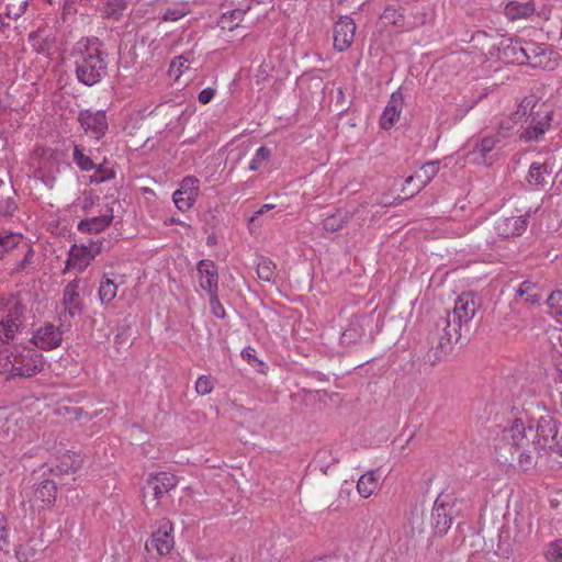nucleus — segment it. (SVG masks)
<instances>
[{
    "mask_svg": "<svg viewBox=\"0 0 562 562\" xmlns=\"http://www.w3.org/2000/svg\"><path fill=\"white\" fill-rule=\"evenodd\" d=\"M70 57L78 81L85 86L97 85L106 75V54L97 37H82L72 47Z\"/></svg>",
    "mask_w": 562,
    "mask_h": 562,
    "instance_id": "1",
    "label": "nucleus"
},
{
    "mask_svg": "<svg viewBox=\"0 0 562 562\" xmlns=\"http://www.w3.org/2000/svg\"><path fill=\"white\" fill-rule=\"evenodd\" d=\"M4 315L0 319V348L13 341L24 328L27 306L18 296H10L4 304Z\"/></svg>",
    "mask_w": 562,
    "mask_h": 562,
    "instance_id": "2",
    "label": "nucleus"
},
{
    "mask_svg": "<svg viewBox=\"0 0 562 562\" xmlns=\"http://www.w3.org/2000/svg\"><path fill=\"white\" fill-rule=\"evenodd\" d=\"M12 378H32L44 369V357L35 348L16 346L10 356Z\"/></svg>",
    "mask_w": 562,
    "mask_h": 562,
    "instance_id": "3",
    "label": "nucleus"
},
{
    "mask_svg": "<svg viewBox=\"0 0 562 562\" xmlns=\"http://www.w3.org/2000/svg\"><path fill=\"white\" fill-rule=\"evenodd\" d=\"M561 422L547 414L537 422L536 440H532L533 450L553 452L562 457Z\"/></svg>",
    "mask_w": 562,
    "mask_h": 562,
    "instance_id": "4",
    "label": "nucleus"
},
{
    "mask_svg": "<svg viewBox=\"0 0 562 562\" xmlns=\"http://www.w3.org/2000/svg\"><path fill=\"white\" fill-rule=\"evenodd\" d=\"M60 324L56 326L50 322H44L32 328L29 339L36 349L50 351L61 346L64 334L70 330L71 324L65 317H59Z\"/></svg>",
    "mask_w": 562,
    "mask_h": 562,
    "instance_id": "5",
    "label": "nucleus"
},
{
    "mask_svg": "<svg viewBox=\"0 0 562 562\" xmlns=\"http://www.w3.org/2000/svg\"><path fill=\"white\" fill-rule=\"evenodd\" d=\"M524 121L526 125L519 128V139L524 143H538L552 126L553 111L547 106H540L537 111L530 108Z\"/></svg>",
    "mask_w": 562,
    "mask_h": 562,
    "instance_id": "6",
    "label": "nucleus"
},
{
    "mask_svg": "<svg viewBox=\"0 0 562 562\" xmlns=\"http://www.w3.org/2000/svg\"><path fill=\"white\" fill-rule=\"evenodd\" d=\"M461 325L453 322L451 316L440 317L435 324V330L429 335L430 344H436L435 356L440 359L452 350L454 342L461 337Z\"/></svg>",
    "mask_w": 562,
    "mask_h": 562,
    "instance_id": "7",
    "label": "nucleus"
},
{
    "mask_svg": "<svg viewBox=\"0 0 562 562\" xmlns=\"http://www.w3.org/2000/svg\"><path fill=\"white\" fill-rule=\"evenodd\" d=\"M530 108H535L533 97L524 98V100L518 104L517 110L512 115L505 116L499 121L494 134L499 143L506 140L516 133L519 134V130L516 127L519 123L524 122V119Z\"/></svg>",
    "mask_w": 562,
    "mask_h": 562,
    "instance_id": "8",
    "label": "nucleus"
},
{
    "mask_svg": "<svg viewBox=\"0 0 562 562\" xmlns=\"http://www.w3.org/2000/svg\"><path fill=\"white\" fill-rule=\"evenodd\" d=\"M501 144L494 135H484L472 138L469 143L471 149L467 154L470 162L475 165H491L496 159L494 150Z\"/></svg>",
    "mask_w": 562,
    "mask_h": 562,
    "instance_id": "9",
    "label": "nucleus"
},
{
    "mask_svg": "<svg viewBox=\"0 0 562 562\" xmlns=\"http://www.w3.org/2000/svg\"><path fill=\"white\" fill-rule=\"evenodd\" d=\"M454 514V504L443 498L442 494H440L436 498L431 509V527L434 533L445 536L451 528Z\"/></svg>",
    "mask_w": 562,
    "mask_h": 562,
    "instance_id": "10",
    "label": "nucleus"
},
{
    "mask_svg": "<svg viewBox=\"0 0 562 562\" xmlns=\"http://www.w3.org/2000/svg\"><path fill=\"white\" fill-rule=\"evenodd\" d=\"M200 192V180L194 176L184 177L172 194V201L180 212H188L195 203Z\"/></svg>",
    "mask_w": 562,
    "mask_h": 562,
    "instance_id": "11",
    "label": "nucleus"
},
{
    "mask_svg": "<svg viewBox=\"0 0 562 562\" xmlns=\"http://www.w3.org/2000/svg\"><path fill=\"white\" fill-rule=\"evenodd\" d=\"M173 546V524L164 518L160 520L158 529L147 540L146 549H155L159 555H166L172 550Z\"/></svg>",
    "mask_w": 562,
    "mask_h": 562,
    "instance_id": "12",
    "label": "nucleus"
},
{
    "mask_svg": "<svg viewBox=\"0 0 562 562\" xmlns=\"http://www.w3.org/2000/svg\"><path fill=\"white\" fill-rule=\"evenodd\" d=\"M479 307L480 302L477 295L473 292H463L456 300L453 311L447 315L451 316L453 322L462 326L472 321Z\"/></svg>",
    "mask_w": 562,
    "mask_h": 562,
    "instance_id": "13",
    "label": "nucleus"
},
{
    "mask_svg": "<svg viewBox=\"0 0 562 562\" xmlns=\"http://www.w3.org/2000/svg\"><path fill=\"white\" fill-rule=\"evenodd\" d=\"M356 29V23L350 16H340L333 29L334 49L339 53L348 50L353 43Z\"/></svg>",
    "mask_w": 562,
    "mask_h": 562,
    "instance_id": "14",
    "label": "nucleus"
},
{
    "mask_svg": "<svg viewBox=\"0 0 562 562\" xmlns=\"http://www.w3.org/2000/svg\"><path fill=\"white\" fill-rule=\"evenodd\" d=\"M79 279H74L63 291L61 305L64 306V313H61L59 317H65L68 322L83 313V303L79 294Z\"/></svg>",
    "mask_w": 562,
    "mask_h": 562,
    "instance_id": "15",
    "label": "nucleus"
},
{
    "mask_svg": "<svg viewBox=\"0 0 562 562\" xmlns=\"http://www.w3.org/2000/svg\"><path fill=\"white\" fill-rule=\"evenodd\" d=\"M79 122L85 133L91 138L100 139L108 130V122L104 111L85 110L79 114Z\"/></svg>",
    "mask_w": 562,
    "mask_h": 562,
    "instance_id": "16",
    "label": "nucleus"
},
{
    "mask_svg": "<svg viewBox=\"0 0 562 562\" xmlns=\"http://www.w3.org/2000/svg\"><path fill=\"white\" fill-rule=\"evenodd\" d=\"M199 273V285L207 294L218 292V268L214 261L210 259H201L196 263Z\"/></svg>",
    "mask_w": 562,
    "mask_h": 562,
    "instance_id": "17",
    "label": "nucleus"
},
{
    "mask_svg": "<svg viewBox=\"0 0 562 562\" xmlns=\"http://www.w3.org/2000/svg\"><path fill=\"white\" fill-rule=\"evenodd\" d=\"M528 214L520 216L501 217L494 223L495 234L507 239L514 236H520L527 228Z\"/></svg>",
    "mask_w": 562,
    "mask_h": 562,
    "instance_id": "18",
    "label": "nucleus"
},
{
    "mask_svg": "<svg viewBox=\"0 0 562 562\" xmlns=\"http://www.w3.org/2000/svg\"><path fill=\"white\" fill-rule=\"evenodd\" d=\"M384 26H393L396 32H408L416 26L424 24L425 20L420 19L418 22H406L403 11L395 5H387L380 16Z\"/></svg>",
    "mask_w": 562,
    "mask_h": 562,
    "instance_id": "19",
    "label": "nucleus"
},
{
    "mask_svg": "<svg viewBox=\"0 0 562 562\" xmlns=\"http://www.w3.org/2000/svg\"><path fill=\"white\" fill-rule=\"evenodd\" d=\"M146 483L147 487L151 488L154 498L159 501L178 485L179 480L170 472H157L150 473Z\"/></svg>",
    "mask_w": 562,
    "mask_h": 562,
    "instance_id": "20",
    "label": "nucleus"
},
{
    "mask_svg": "<svg viewBox=\"0 0 562 562\" xmlns=\"http://www.w3.org/2000/svg\"><path fill=\"white\" fill-rule=\"evenodd\" d=\"M102 248H69L68 258L64 273L71 268L82 272L97 255L101 252Z\"/></svg>",
    "mask_w": 562,
    "mask_h": 562,
    "instance_id": "21",
    "label": "nucleus"
},
{
    "mask_svg": "<svg viewBox=\"0 0 562 562\" xmlns=\"http://www.w3.org/2000/svg\"><path fill=\"white\" fill-rule=\"evenodd\" d=\"M403 94L400 91H395L391 94V98L380 119V125L383 130L392 128L398 121L403 109Z\"/></svg>",
    "mask_w": 562,
    "mask_h": 562,
    "instance_id": "22",
    "label": "nucleus"
},
{
    "mask_svg": "<svg viewBox=\"0 0 562 562\" xmlns=\"http://www.w3.org/2000/svg\"><path fill=\"white\" fill-rule=\"evenodd\" d=\"M501 57L506 63L518 65L530 63L533 67L538 66V63L530 61V55L528 49L524 47L519 42L510 41L507 44H503ZM539 65H541V61L539 63Z\"/></svg>",
    "mask_w": 562,
    "mask_h": 562,
    "instance_id": "23",
    "label": "nucleus"
},
{
    "mask_svg": "<svg viewBox=\"0 0 562 562\" xmlns=\"http://www.w3.org/2000/svg\"><path fill=\"white\" fill-rule=\"evenodd\" d=\"M113 210L106 209L98 216L82 220L78 223V229L82 233L98 234L104 231L113 221Z\"/></svg>",
    "mask_w": 562,
    "mask_h": 562,
    "instance_id": "24",
    "label": "nucleus"
},
{
    "mask_svg": "<svg viewBox=\"0 0 562 562\" xmlns=\"http://www.w3.org/2000/svg\"><path fill=\"white\" fill-rule=\"evenodd\" d=\"M128 4L130 0H99V12L102 19L117 22L123 18Z\"/></svg>",
    "mask_w": 562,
    "mask_h": 562,
    "instance_id": "25",
    "label": "nucleus"
},
{
    "mask_svg": "<svg viewBox=\"0 0 562 562\" xmlns=\"http://www.w3.org/2000/svg\"><path fill=\"white\" fill-rule=\"evenodd\" d=\"M551 173L552 168L548 162H532L529 167L527 181L531 188L540 190L548 184Z\"/></svg>",
    "mask_w": 562,
    "mask_h": 562,
    "instance_id": "26",
    "label": "nucleus"
},
{
    "mask_svg": "<svg viewBox=\"0 0 562 562\" xmlns=\"http://www.w3.org/2000/svg\"><path fill=\"white\" fill-rule=\"evenodd\" d=\"M510 437V451L516 452L521 449L532 448V441L526 434V427L520 419H515L514 424L505 434Z\"/></svg>",
    "mask_w": 562,
    "mask_h": 562,
    "instance_id": "27",
    "label": "nucleus"
},
{
    "mask_svg": "<svg viewBox=\"0 0 562 562\" xmlns=\"http://www.w3.org/2000/svg\"><path fill=\"white\" fill-rule=\"evenodd\" d=\"M57 165L50 154L43 157L41 165L34 170V177L40 179L47 188L53 189L56 181Z\"/></svg>",
    "mask_w": 562,
    "mask_h": 562,
    "instance_id": "28",
    "label": "nucleus"
},
{
    "mask_svg": "<svg viewBox=\"0 0 562 562\" xmlns=\"http://www.w3.org/2000/svg\"><path fill=\"white\" fill-rule=\"evenodd\" d=\"M340 458L337 454H334L330 448H322L316 451L312 462L310 463V468L314 470L318 469L324 475L327 474L328 469L339 463Z\"/></svg>",
    "mask_w": 562,
    "mask_h": 562,
    "instance_id": "29",
    "label": "nucleus"
},
{
    "mask_svg": "<svg viewBox=\"0 0 562 562\" xmlns=\"http://www.w3.org/2000/svg\"><path fill=\"white\" fill-rule=\"evenodd\" d=\"M57 483L45 479L41 481L34 490L35 501L42 502V507L53 505L56 501Z\"/></svg>",
    "mask_w": 562,
    "mask_h": 562,
    "instance_id": "30",
    "label": "nucleus"
},
{
    "mask_svg": "<svg viewBox=\"0 0 562 562\" xmlns=\"http://www.w3.org/2000/svg\"><path fill=\"white\" fill-rule=\"evenodd\" d=\"M439 167L437 162H427L423 165L415 175L409 176L405 179V183L408 186L413 181L417 180L418 184L416 186L415 191L412 192V195L415 192H418L422 188H424L438 172Z\"/></svg>",
    "mask_w": 562,
    "mask_h": 562,
    "instance_id": "31",
    "label": "nucleus"
},
{
    "mask_svg": "<svg viewBox=\"0 0 562 562\" xmlns=\"http://www.w3.org/2000/svg\"><path fill=\"white\" fill-rule=\"evenodd\" d=\"M379 470H370L357 482V491L363 498L370 497L379 486Z\"/></svg>",
    "mask_w": 562,
    "mask_h": 562,
    "instance_id": "32",
    "label": "nucleus"
},
{
    "mask_svg": "<svg viewBox=\"0 0 562 562\" xmlns=\"http://www.w3.org/2000/svg\"><path fill=\"white\" fill-rule=\"evenodd\" d=\"M516 297H521L529 305H537L540 302L541 295L537 283L529 280L522 281L516 290Z\"/></svg>",
    "mask_w": 562,
    "mask_h": 562,
    "instance_id": "33",
    "label": "nucleus"
},
{
    "mask_svg": "<svg viewBox=\"0 0 562 562\" xmlns=\"http://www.w3.org/2000/svg\"><path fill=\"white\" fill-rule=\"evenodd\" d=\"M246 14V10L234 9L223 13L218 20L222 30L233 31L239 26Z\"/></svg>",
    "mask_w": 562,
    "mask_h": 562,
    "instance_id": "34",
    "label": "nucleus"
},
{
    "mask_svg": "<svg viewBox=\"0 0 562 562\" xmlns=\"http://www.w3.org/2000/svg\"><path fill=\"white\" fill-rule=\"evenodd\" d=\"M540 450H533V448L521 449L516 452H512V456H517L519 467L524 471H528L536 465V456Z\"/></svg>",
    "mask_w": 562,
    "mask_h": 562,
    "instance_id": "35",
    "label": "nucleus"
},
{
    "mask_svg": "<svg viewBox=\"0 0 562 562\" xmlns=\"http://www.w3.org/2000/svg\"><path fill=\"white\" fill-rule=\"evenodd\" d=\"M30 1L31 0H7L4 15L13 20L21 18L26 12Z\"/></svg>",
    "mask_w": 562,
    "mask_h": 562,
    "instance_id": "36",
    "label": "nucleus"
},
{
    "mask_svg": "<svg viewBox=\"0 0 562 562\" xmlns=\"http://www.w3.org/2000/svg\"><path fill=\"white\" fill-rule=\"evenodd\" d=\"M272 156V151L267 146L259 147L251 160L249 161V170L257 171L265 167Z\"/></svg>",
    "mask_w": 562,
    "mask_h": 562,
    "instance_id": "37",
    "label": "nucleus"
},
{
    "mask_svg": "<svg viewBox=\"0 0 562 562\" xmlns=\"http://www.w3.org/2000/svg\"><path fill=\"white\" fill-rule=\"evenodd\" d=\"M547 305L555 322L562 323V291H553L547 300Z\"/></svg>",
    "mask_w": 562,
    "mask_h": 562,
    "instance_id": "38",
    "label": "nucleus"
},
{
    "mask_svg": "<svg viewBox=\"0 0 562 562\" xmlns=\"http://www.w3.org/2000/svg\"><path fill=\"white\" fill-rule=\"evenodd\" d=\"M117 293V285L113 282V280L105 278L101 281L99 288V297L102 304L111 303Z\"/></svg>",
    "mask_w": 562,
    "mask_h": 562,
    "instance_id": "39",
    "label": "nucleus"
},
{
    "mask_svg": "<svg viewBox=\"0 0 562 562\" xmlns=\"http://www.w3.org/2000/svg\"><path fill=\"white\" fill-rule=\"evenodd\" d=\"M276 265L266 257H260L257 262V274L262 281L270 282L274 277Z\"/></svg>",
    "mask_w": 562,
    "mask_h": 562,
    "instance_id": "40",
    "label": "nucleus"
},
{
    "mask_svg": "<svg viewBox=\"0 0 562 562\" xmlns=\"http://www.w3.org/2000/svg\"><path fill=\"white\" fill-rule=\"evenodd\" d=\"M363 336V329L359 324V319H351L349 327L342 333L341 341L344 344L356 342Z\"/></svg>",
    "mask_w": 562,
    "mask_h": 562,
    "instance_id": "41",
    "label": "nucleus"
},
{
    "mask_svg": "<svg viewBox=\"0 0 562 562\" xmlns=\"http://www.w3.org/2000/svg\"><path fill=\"white\" fill-rule=\"evenodd\" d=\"M72 158L75 164L82 170V171H90L95 168V165L93 164L92 159L83 154V150L79 146H75Z\"/></svg>",
    "mask_w": 562,
    "mask_h": 562,
    "instance_id": "42",
    "label": "nucleus"
},
{
    "mask_svg": "<svg viewBox=\"0 0 562 562\" xmlns=\"http://www.w3.org/2000/svg\"><path fill=\"white\" fill-rule=\"evenodd\" d=\"M189 68V59L184 56L175 57L169 67V76L173 77L176 80L181 77V75Z\"/></svg>",
    "mask_w": 562,
    "mask_h": 562,
    "instance_id": "43",
    "label": "nucleus"
},
{
    "mask_svg": "<svg viewBox=\"0 0 562 562\" xmlns=\"http://www.w3.org/2000/svg\"><path fill=\"white\" fill-rule=\"evenodd\" d=\"M214 390V380L211 375L202 374L195 382V391L199 395H209Z\"/></svg>",
    "mask_w": 562,
    "mask_h": 562,
    "instance_id": "44",
    "label": "nucleus"
},
{
    "mask_svg": "<svg viewBox=\"0 0 562 562\" xmlns=\"http://www.w3.org/2000/svg\"><path fill=\"white\" fill-rule=\"evenodd\" d=\"M546 558L549 562H562V538L548 544Z\"/></svg>",
    "mask_w": 562,
    "mask_h": 562,
    "instance_id": "45",
    "label": "nucleus"
},
{
    "mask_svg": "<svg viewBox=\"0 0 562 562\" xmlns=\"http://www.w3.org/2000/svg\"><path fill=\"white\" fill-rule=\"evenodd\" d=\"M94 169V173L90 176V183L100 184L115 177L112 169L103 168L101 165Z\"/></svg>",
    "mask_w": 562,
    "mask_h": 562,
    "instance_id": "46",
    "label": "nucleus"
},
{
    "mask_svg": "<svg viewBox=\"0 0 562 562\" xmlns=\"http://www.w3.org/2000/svg\"><path fill=\"white\" fill-rule=\"evenodd\" d=\"M98 201V195L91 193H83V195L75 202V206H79L82 212L88 213Z\"/></svg>",
    "mask_w": 562,
    "mask_h": 562,
    "instance_id": "47",
    "label": "nucleus"
},
{
    "mask_svg": "<svg viewBox=\"0 0 562 562\" xmlns=\"http://www.w3.org/2000/svg\"><path fill=\"white\" fill-rule=\"evenodd\" d=\"M209 296H210L211 313L215 317L224 319L226 317V312L218 299V292H215L214 294H209Z\"/></svg>",
    "mask_w": 562,
    "mask_h": 562,
    "instance_id": "48",
    "label": "nucleus"
},
{
    "mask_svg": "<svg viewBox=\"0 0 562 562\" xmlns=\"http://www.w3.org/2000/svg\"><path fill=\"white\" fill-rule=\"evenodd\" d=\"M342 220H344L342 214L337 213V214L327 216L323 222V226L326 231L335 232L342 227Z\"/></svg>",
    "mask_w": 562,
    "mask_h": 562,
    "instance_id": "49",
    "label": "nucleus"
},
{
    "mask_svg": "<svg viewBox=\"0 0 562 562\" xmlns=\"http://www.w3.org/2000/svg\"><path fill=\"white\" fill-rule=\"evenodd\" d=\"M24 237L22 234L11 233L0 238V246H19L24 245Z\"/></svg>",
    "mask_w": 562,
    "mask_h": 562,
    "instance_id": "50",
    "label": "nucleus"
},
{
    "mask_svg": "<svg viewBox=\"0 0 562 562\" xmlns=\"http://www.w3.org/2000/svg\"><path fill=\"white\" fill-rule=\"evenodd\" d=\"M36 552L29 544H22L16 550V558L21 562H29L30 560L35 558Z\"/></svg>",
    "mask_w": 562,
    "mask_h": 562,
    "instance_id": "51",
    "label": "nucleus"
},
{
    "mask_svg": "<svg viewBox=\"0 0 562 562\" xmlns=\"http://www.w3.org/2000/svg\"><path fill=\"white\" fill-rule=\"evenodd\" d=\"M187 14L183 8H169L162 14L164 21H178Z\"/></svg>",
    "mask_w": 562,
    "mask_h": 562,
    "instance_id": "52",
    "label": "nucleus"
},
{
    "mask_svg": "<svg viewBox=\"0 0 562 562\" xmlns=\"http://www.w3.org/2000/svg\"><path fill=\"white\" fill-rule=\"evenodd\" d=\"M34 250L33 248H27V252L25 254L24 258L20 261L18 266V270H24L29 267H31L34 263Z\"/></svg>",
    "mask_w": 562,
    "mask_h": 562,
    "instance_id": "53",
    "label": "nucleus"
},
{
    "mask_svg": "<svg viewBox=\"0 0 562 562\" xmlns=\"http://www.w3.org/2000/svg\"><path fill=\"white\" fill-rule=\"evenodd\" d=\"M215 95V90L213 88H205L200 91L198 95V100L202 104H206L212 101Z\"/></svg>",
    "mask_w": 562,
    "mask_h": 562,
    "instance_id": "54",
    "label": "nucleus"
},
{
    "mask_svg": "<svg viewBox=\"0 0 562 562\" xmlns=\"http://www.w3.org/2000/svg\"><path fill=\"white\" fill-rule=\"evenodd\" d=\"M274 209V205L273 204H265L262 205L249 220V222L251 224H254L255 222H257L259 220V217L263 214H266L267 212H270L271 210Z\"/></svg>",
    "mask_w": 562,
    "mask_h": 562,
    "instance_id": "55",
    "label": "nucleus"
},
{
    "mask_svg": "<svg viewBox=\"0 0 562 562\" xmlns=\"http://www.w3.org/2000/svg\"><path fill=\"white\" fill-rule=\"evenodd\" d=\"M241 357L245 359L249 364H252L258 358L255 355V349L251 347H246L241 351Z\"/></svg>",
    "mask_w": 562,
    "mask_h": 562,
    "instance_id": "56",
    "label": "nucleus"
},
{
    "mask_svg": "<svg viewBox=\"0 0 562 562\" xmlns=\"http://www.w3.org/2000/svg\"><path fill=\"white\" fill-rule=\"evenodd\" d=\"M8 537V522L5 516L0 512V541H5Z\"/></svg>",
    "mask_w": 562,
    "mask_h": 562,
    "instance_id": "57",
    "label": "nucleus"
},
{
    "mask_svg": "<svg viewBox=\"0 0 562 562\" xmlns=\"http://www.w3.org/2000/svg\"><path fill=\"white\" fill-rule=\"evenodd\" d=\"M164 224L165 225H183L186 226L188 229H190V226L186 225L182 221H180L179 217H176V216H169V217H166L164 220Z\"/></svg>",
    "mask_w": 562,
    "mask_h": 562,
    "instance_id": "58",
    "label": "nucleus"
},
{
    "mask_svg": "<svg viewBox=\"0 0 562 562\" xmlns=\"http://www.w3.org/2000/svg\"><path fill=\"white\" fill-rule=\"evenodd\" d=\"M38 38V34L37 33H30L29 35V40L30 42L33 43V47L38 52V53H44L45 52V48L42 46V45H38L36 44V40Z\"/></svg>",
    "mask_w": 562,
    "mask_h": 562,
    "instance_id": "59",
    "label": "nucleus"
},
{
    "mask_svg": "<svg viewBox=\"0 0 562 562\" xmlns=\"http://www.w3.org/2000/svg\"><path fill=\"white\" fill-rule=\"evenodd\" d=\"M251 366L256 368V370L260 373H266V371L268 370L267 363L259 359H257Z\"/></svg>",
    "mask_w": 562,
    "mask_h": 562,
    "instance_id": "60",
    "label": "nucleus"
},
{
    "mask_svg": "<svg viewBox=\"0 0 562 562\" xmlns=\"http://www.w3.org/2000/svg\"><path fill=\"white\" fill-rule=\"evenodd\" d=\"M81 463H82V461L80 459H74L69 467V470L72 473L77 472L81 468Z\"/></svg>",
    "mask_w": 562,
    "mask_h": 562,
    "instance_id": "61",
    "label": "nucleus"
},
{
    "mask_svg": "<svg viewBox=\"0 0 562 562\" xmlns=\"http://www.w3.org/2000/svg\"><path fill=\"white\" fill-rule=\"evenodd\" d=\"M10 25L9 23H7L2 16V14H0V33H3L5 29H8Z\"/></svg>",
    "mask_w": 562,
    "mask_h": 562,
    "instance_id": "62",
    "label": "nucleus"
},
{
    "mask_svg": "<svg viewBox=\"0 0 562 562\" xmlns=\"http://www.w3.org/2000/svg\"><path fill=\"white\" fill-rule=\"evenodd\" d=\"M558 381L562 382V360L557 363Z\"/></svg>",
    "mask_w": 562,
    "mask_h": 562,
    "instance_id": "63",
    "label": "nucleus"
},
{
    "mask_svg": "<svg viewBox=\"0 0 562 562\" xmlns=\"http://www.w3.org/2000/svg\"><path fill=\"white\" fill-rule=\"evenodd\" d=\"M8 250V248H0V259L2 258L3 254Z\"/></svg>",
    "mask_w": 562,
    "mask_h": 562,
    "instance_id": "64",
    "label": "nucleus"
}]
</instances>
